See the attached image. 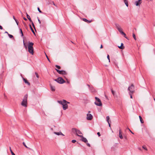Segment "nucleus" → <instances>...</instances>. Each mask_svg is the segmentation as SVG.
I'll return each mask as SVG.
<instances>
[{
	"label": "nucleus",
	"mask_w": 155,
	"mask_h": 155,
	"mask_svg": "<svg viewBox=\"0 0 155 155\" xmlns=\"http://www.w3.org/2000/svg\"><path fill=\"white\" fill-rule=\"evenodd\" d=\"M87 86H88V87L90 88V90H91V88H92V87H91L90 86V85L89 84H87Z\"/></svg>",
	"instance_id": "49530a36"
},
{
	"label": "nucleus",
	"mask_w": 155,
	"mask_h": 155,
	"mask_svg": "<svg viewBox=\"0 0 155 155\" xmlns=\"http://www.w3.org/2000/svg\"><path fill=\"white\" fill-rule=\"evenodd\" d=\"M38 12L40 13H42V12L40 10L39 8V7L38 8Z\"/></svg>",
	"instance_id": "4c0bfd02"
},
{
	"label": "nucleus",
	"mask_w": 155,
	"mask_h": 155,
	"mask_svg": "<svg viewBox=\"0 0 155 155\" xmlns=\"http://www.w3.org/2000/svg\"><path fill=\"white\" fill-rule=\"evenodd\" d=\"M10 151H11V153L12 155H15V154L11 150V147H10Z\"/></svg>",
	"instance_id": "cd10ccee"
},
{
	"label": "nucleus",
	"mask_w": 155,
	"mask_h": 155,
	"mask_svg": "<svg viewBox=\"0 0 155 155\" xmlns=\"http://www.w3.org/2000/svg\"><path fill=\"white\" fill-rule=\"evenodd\" d=\"M138 149L140 150H141V148H138Z\"/></svg>",
	"instance_id": "e2e57ef3"
},
{
	"label": "nucleus",
	"mask_w": 155,
	"mask_h": 155,
	"mask_svg": "<svg viewBox=\"0 0 155 155\" xmlns=\"http://www.w3.org/2000/svg\"><path fill=\"white\" fill-rule=\"evenodd\" d=\"M90 90L92 91H94V89H93V87H92V88Z\"/></svg>",
	"instance_id": "8fccbe9b"
},
{
	"label": "nucleus",
	"mask_w": 155,
	"mask_h": 155,
	"mask_svg": "<svg viewBox=\"0 0 155 155\" xmlns=\"http://www.w3.org/2000/svg\"><path fill=\"white\" fill-rule=\"evenodd\" d=\"M23 19L25 21H27V19L26 18H25V17L23 18Z\"/></svg>",
	"instance_id": "4d7b16f0"
},
{
	"label": "nucleus",
	"mask_w": 155,
	"mask_h": 155,
	"mask_svg": "<svg viewBox=\"0 0 155 155\" xmlns=\"http://www.w3.org/2000/svg\"><path fill=\"white\" fill-rule=\"evenodd\" d=\"M37 18L38 19V21L39 23V24H41V21H40V20H39V18L38 17H37Z\"/></svg>",
	"instance_id": "c03bdc74"
},
{
	"label": "nucleus",
	"mask_w": 155,
	"mask_h": 155,
	"mask_svg": "<svg viewBox=\"0 0 155 155\" xmlns=\"http://www.w3.org/2000/svg\"><path fill=\"white\" fill-rule=\"evenodd\" d=\"M22 143L24 146H25L26 148H28V147L26 146V145L25 142H23Z\"/></svg>",
	"instance_id": "ea45409f"
},
{
	"label": "nucleus",
	"mask_w": 155,
	"mask_h": 155,
	"mask_svg": "<svg viewBox=\"0 0 155 155\" xmlns=\"http://www.w3.org/2000/svg\"><path fill=\"white\" fill-rule=\"evenodd\" d=\"M97 134L99 137H100L101 136L99 132L97 133Z\"/></svg>",
	"instance_id": "de8ad7c7"
},
{
	"label": "nucleus",
	"mask_w": 155,
	"mask_h": 155,
	"mask_svg": "<svg viewBox=\"0 0 155 155\" xmlns=\"http://www.w3.org/2000/svg\"><path fill=\"white\" fill-rule=\"evenodd\" d=\"M54 80L60 84H63L65 82L63 78L61 77H58L57 79H54Z\"/></svg>",
	"instance_id": "7ed1b4c3"
},
{
	"label": "nucleus",
	"mask_w": 155,
	"mask_h": 155,
	"mask_svg": "<svg viewBox=\"0 0 155 155\" xmlns=\"http://www.w3.org/2000/svg\"><path fill=\"white\" fill-rule=\"evenodd\" d=\"M29 26H30V29L32 31V32H33V33L35 35V33L34 31V30H33V29L32 28L31 25H29Z\"/></svg>",
	"instance_id": "5701e85b"
},
{
	"label": "nucleus",
	"mask_w": 155,
	"mask_h": 155,
	"mask_svg": "<svg viewBox=\"0 0 155 155\" xmlns=\"http://www.w3.org/2000/svg\"><path fill=\"white\" fill-rule=\"evenodd\" d=\"M63 101V104H69L70 103V102H68L67 101H66L65 100H63L62 101Z\"/></svg>",
	"instance_id": "b1692460"
},
{
	"label": "nucleus",
	"mask_w": 155,
	"mask_h": 155,
	"mask_svg": "<svg viewBox=\"0 0 155 155\" xmlns=\"http://www.w3.org/2000/svg\"><path fill=\"white\" fill-rule=\"evenodd\" d=\"M95 99L96 100V101L98 102H99V103H97L96 101H95L94 102V104L96 105L99 106H101L102 105V104L101 103V101L100 99L98 98L97 97H95Z\"/></svg>",
	"instance_id": "39448f33"
},
{
	"label": "nucleus",
	"mask_w": 155,
	"mask_h": 155,
	"mask_svg": "<svg viewBox=\"0 0 155 155\" xmlns=\"http://www.w3.org/2000/svg\"><path fill=\"white\" fill-rule=\"evenodd\" d=\"M31 23V24L33 27L35 29V25L32 21V22H30Z\"/></svg>",
	"instance_id": "72a5a7b5"
},
{
	"label": "nucleus",
	"mask_w": 155,
	"mask_h": 155,
	"mask_svg": "<svg viewBox=\"0 0 155 155\" xmlns=\"http://www.w3.org/2000/svg\"><path fill=\"white\" fill-rule=\"evenodd\" d=\"M8 36H9V37L11 38H12L13 37V36L11 35L8 34Z\"/></svg>",
	"instance_id": "e433bc0d"
},
{
	"label": "nucleus",
	"mask_w": 155,
	"mask_h": 155,
	"mask_svg": "<svg viewBox=\"0 0 155 155\" xmlns=\"http://www.w3.org/2000/svg\"><path fill=\"white\" fill-rule=\"evenodd\" d=\"M107 57L108 59L109 60V61L110 62V57H109V56L108 54L107 55Z\"/></svg>",
	"instance_id": "a19ab883"
},
{
	"label": "nucleus",
	"mask_w": 155,
	"mask_h": 155,
	"mask_svg": "<svg viewBox=\"0 0 155 155\" xmlns=\"http://www.w3.org/2000/svg\"><path fill=\"white\" fill-rule=\"evenodd\" d=\"M23 81H24V82L27 84H28L29 85H30V83L27 80H26V79H25V78H23Z\"/></svg>",
	"instance_id": "f3484780"
},
{
	"label": "nucleus",
	"mask_w": 155,
	"mask_h": 155,
	"mask_svg": "<svg viewBox=\"0 0 155 155\" xmlns=\"http://www.w3.org/2000/svg\"><path fill=\"white\" fill-rule=\"evenodd\" d=\"M78 136L81 137L82 138V141L85 143H87V140L86 139V138L84 137L82 135H78Z\"/></svg>",
	"instance_id": "1a4fd4ad"
},
{
	"label": "nucleus",
	"mask_w": 155,
	"mask_h": 155,
	"mask_svg": "<svg viewBox=\"0 0 155 155\" xmlns=\"http://www.w3.org/2000/svg\"><path fill=\"white\" fill-rule=\"evenodd\" d=\"M121 34L124 35V37L126 38L127 39V38L126 37V34L123 32H122Z\"/></svg>",
	"instance_id": "c756f323"
},
{
	"label": "nucleus",
	"mask_w": 155,
	"mask_h": 155,
	"mask_svg": "<svg viewBox=\"0 0 155 155\" xmlns=\"http://www.w3.org/2000/svg\"><path fill=\"white\" fill-rule=\"evenodd\" d=\"M3 28L0 25V29H2Z\"/></svg>",
	"instance_id": "6e6d98bb"
},
{
	"label": "nucleus",
	"mask_w": 155,
	"mask_h": 155,
	"mask_svg": "<svg viewBox=\"0 0 155 155\" xmlns=\"http://www.w3.org/2000/svg\"><path fill=\"white\" fill-rule=\"evenodd\" d=\"M23 45H24V46L25 47V49H27V46L26 45V44L25 43V41H24V40H23Z\"/></svg>",
	"instance_id": "a878e982"
},
{
	"label": "nucleus",
	"mask_w": 155,
	"mask_h": 155,
	"mask_svg": "<svg viewBox=\"0 0 155 155\" xmlns=\"http://www.w3.org/2000/svg\"><path fill=\"white\" fill-rule=\"evenodd\" d=\"M133 93H129V95L130 96V97L131 98H132V94H133Z\"/></svg>",
	"instance_id": "58836bf2"
},
{
	"label": "nucleus",
	"mask_w": 155,
	"mask_h": 155,
	"mask_svg": "<svg viewBox=\"0 0 155 155\" xmlns=\"http://www.w3.org/2000/svg\"><path fill=\"white\" fill-rule=\"evenodd\" d=\"M57 102L63 106V108L64 110H65L68 108V105L66 104H63L62 101H58Z\"/></svg>",
	"instance_id": "20e7f679"
},
{
	"label": "nucleus",
	"mask_w": 155,
	"mask_h": 155,
	"mask_svg": "<svg viewBox=\"0 0 155 155\" xmlns=\"http://www.w3.org/2000/svg\"><path fill=\"white\" fill-rule=\"evenodd\" d=\"M87 145L88 146V147H90V144L89 143H87Z\"/></svg>",
	"instance_id": "3c124183"
},
{
	"label": "nucleus",
	"mask_w": 155,
	"mask_h": 155,
	"mask_svg": "<svg viewBox=\"0 0 155 155\" xmlns=\"http://www.w3.org/2000/svg\"><path fill=\"white\" fill-rule=\"evenodd\" d=\"M20 33H21V36L22 37H23V32H22L21 29V28H20Z\"/></svg>",
	"instance_id": "c85d7f7f"
},
{
	"label": "nucleus",
	"mask_w": 155,
	"mask_h": 155,
	"mask_svg": "<svg viewBox=\"0 0 155 155\" xmlns=\"http://www.w3.org/2000/svg\"><path fill=\"white\" fill-rule=\"evenodd\" d=\"M76 140H73L71 141L73 143H75V142H76Z\"/></svg>",
	"instance_id": "79ce46f5"
},
{
	"label": "nucleus",
	"mask_w": 155,
	"mask_h": 155,
	"mask_svg": "<svg viewBox=\"0 0 155 155\" xmlns=\"http://www.w3.org/2000/svg\"><path fill=\"white\" fill-rule=\"evenodd\" d=\"M142 148L146 150H147V148L145 145H143L142 146Z\"/></svg>",
	"instance_id": "f704fd0d"
},
{
	"label": "nucleus",
	"mask_w": 155,
	"mask_h": 155,
	"mask_svg": "<svg viewBox=\"0 0 155 155\" xmlns=\"http://www.w3.org/2000/svg\"><path fill=\"white\" fill-rule=\"evenodd\" d=\"M109 117L108 116H107L106 117V120L107 121V122L108 123V124H109Z\"/></svg>",
	"instance_id": "bb28decb"
},
{
	"label": "nucleus",
	"mask_w": 155,
	"mask_h": 155,
	"mask_svg": "<svg viewBox=\"0 0 155 155\" xmlns=\"http://www.w3.org/2000/svg\"><path fill=\"white\" fill-rule=\"evenodd\" d=\"M50 88L51 90L52 91H55V88L53 86L51 85H50Z\"/></svg>",
	"instance_id": "6ab92c4d"
},
{
	"label": "nucleus",
	"mask_w": 155,
	"mask_h": 155,
	"mask_svg": "<svg viewBox=\"0 0 155 155\" xmlns=\"http://www.w3.org/2000/svg\"><path fill=\"white\" fill-rule=\"evenodd\" d=\"M133 36L134 39H135V40H136V36L134 33L133 34Z\"/></svg>",
	"instance_id": "2f4dec72"
},
{
	"label": "nucleus",
	"mask_w": 155,
	"mask_h": 155,
	"mask_svg": "<svg viewBox=\"0 0 155 155\" xmlns=\"http://www.w3.org/2000/svg\"><path fill=\"white\" fill-rule=\"evenodd\" d=\"M105 97L107 99V100H108V97H107V96H106V95H105Z\"/></svg>",
	"instance_id": "5fc2aeb1"
},
{
	"label": "nucleus",
	"mask_w": 155,
	"mask_h": 155,
	"mask_svg": "<svg viewBox=\"0 0 155 155\" xmlns=\"http://www.w3.org/2000/svg\"><path fill=\"white\" fill-rule=\"evenodd\" d=\"M60 135H62L63 136H64V134H63L62 133H61V134H60Z\"/></svg>",
	"instance_id": "bf43d9fd"
},
{
	"label": "nucleus",
	"mask_w": 155,
	"mask_h": 155,
	"mask_svg": "<svg viewBox=\"0 0 155 155\" xmlns=\"http://www.w3.org/2000/svg\"><path fill=\"white\" fill-rule=\"evenodd\" d=\"M55 70L59 74H61L64 75H67V72L65 71L64 70L60 71L56 68L55 69Z\"/></svg>",
	"instance_id": "423d86ee"
},
{
	"label": "nucleus",
	"mask_w": 155,
	"mask_h": 155,
	"mask_svg": "<svg viewBox=\"0 0 155 155\" xmlns=\"http://www.w3.org/2000/svg\"><path fill=\"white\" fill-rule=\"evenodd\" d=\"M4 97H5V98H7V96L5 95V94H4Z\"/></svg>",
	"instance_id": "603ef678"
},
{
	"label": "nucleus",
	"mask_w": 155,
	"mask_h": 155,
	"mask_svg": "<svg viewBox=\"0 0 155 155\" xmlns=\"http://www.w3.org/2000/svg\"><path fill=\"white\" fill-rule=\"evenodd\" d=\"M13 18L14 19L15 21L16 20V18H15V16H13Z\"/></svg>",
	"instance_id": "864d4df0"
},
{
	"label": "nucleus",
	"mask_w": 155,
	"mask_h": 155,
	"mask_svg": "<svg viewBox=\"0 0 155 155\" xmlns=\"http://www.w3.org/2000/svg\"><path fill=\"white\" fill-rule=\"evenodd\" d=\"M78 134H82V133L79 130H77V132L76 133V135L78 136V135H79Z\"/></svg>",
	"instance_id": "2eb2a0df"
},
{
	"label": "nucleus",
	"mask_w": 155,
	"mask_h": 155,
	"mask_svg": "<svg viewBox=\"0 0 155 155\" xmlns=\"http://www.w3.org/2000/svg\"><path fill=\"white\" fill-rule=\"evenodd\" d=\"M83 20L85 22H87L88 23L91 22L92 21V20H88L87 19L85 18H83Z\"/></svg>",
	"instance_id": "ddd939ff"
},
{
	"label": "nucleus",
	"mask_w": 155,
	"mask_h": 155,
	"mask_svg": "<svg viewBox=\"0 0 155 155\" xmlns=\"http://www.w3.org/2000/svg\"><path fill=\"white\" fill-rule=\"evenodd\" d=\"M119 137L120 139H122L123 138V137L122 134V131L120 129L119 130Z\"/></svg>",
	"instance_id": "f8f14e48"
},
{
	"label": "nucleus",
	"mask_w": 155,
	"mask_h": 155,
	"mask_svg": "<svg viewBox=\"0 0 155 155\" xmlns=\"http://www.w3.org/2000/svg\"><path fill=\"white\" fill-rule=\"evenodd\" d=\"M111 92H112L113 95V96H115L114 91L112 89H111Z\"/></svg>",
	"instance_id": "473e14b6"
},
{
	"label": "nucleus",
	"mask_w": 155,
	"mask_h": 155,
	"mask_svg": "<svg viewBox=\"0 0 155 155\" xmlns=\"http://www.w3.org/2000/svg\"><path fill=\"white\" fill-rule=\"evenodd\" d=\"M93 118V116L91 114H87V120H91Z\"/></svg>",
	"instance_id": "9d476101"
},
{
	"label": "nucleus",
	"mask_w": 155,
	"mask_h": 155,
	"mask_svg": "<svg viewBox=\"0 0 155 155\" xmlns=\"http://www.w3.org/2000/svg\"><path fill=\"white\" fill-rule=\"evenodd\" d=\"M124 2L127 7H128V1L127 0H123Z\"/></svg>",
	"instance_id": "412c9836"
},
{
	"label": "nucleus",
	"mask_w": 155,
	"mask_h": 155,
	"mask_svg": "<svg viewBox=\"0 0 155 155\" xmlns=\"http://www.w3.org/2000/svg\"><path fill=\"white\" fill-rule=\"evenodd\" d=\"M5 33H7L8 35V34H9L8 33L7 31H6L5 32Z\"/></svg>",
	"instance_id": "680f3d73"
},
{
	"label": "nucleus",
	"mask_w": 155,
	"mask_h": 155,
	"mask_svg": "<svg viewBox=\"0 0 155 155\" xmlns=\"http://www.w3.org/2000/svg\"><path fill=\"white\" fill-rule=\"evenodd\" d=\"M55 67L58 69H60L61 68V67L60 66L57 65H55Z\"/></svg>",
	"instance_id": "7c9ffc66"
},
{
	"label": "nucleus",
	"mask_w": 155,
	"mask_h": 155,
	"mask_svg": "<svg viewBox=\"0 0 155 155\" xmlns=\"http://www.w3.org/2000/svg\"><path fill=\"white\" fill-rule=\"evenodd\" d=\"M27 98L28 95L26 94L24 96L23 100L21 103V104L22 106L25 107H27Z\"/></svg>",
	"instance_id": "f03ea898"
},
{
	"label": "nucleus",
	"mask_w": 155,
	"mask_h": 155,
	"mask_svg": "<svg viewBox=\"0 0 155 155\" xmlns=\"http://www.w3.org/2000/svg\"><path fill=\"white\" fill-rule=\"evenodd\" d=\"M142 3V1L141 0H139L135 2V5L137 6H139Z\"/></svg>",
	"instance_id": "9b49d317"
},
{
	"label": "nucleus",
	"mask_w": 155,
	"mask_h": 155,
	"mask_svg": "<svg viewBox=\"0 0 155 155\" xmlns=\"http://www.w3.org/2000/svg\"><path fill=\"white\" fill-rule=\"evenodd\" d=\"M46 57L48 60L50 62V60H49V59L48 56H47V55L46 54Z\"/></svg>",
	"instance_id": "a18cd8bd"
},
{
	"label": "nucleus",
	"mask_w": 155,
	"mask_h": 155,
	"mask_svg": "<svg viewBox=\"0 0 155 155\" xmlns=\"http://www.w3.org/2000/svg\"><path fill=\"white\" fill-rule=\"evenodd\" d=\"M33 45L34 43L32 42H29L28 43V51L31 54H34V48L33 47Z\"/></svg>",
	"instance_id": "f257e3e1"
},
{
	"label": "nucleus",
	"mask_w": 155,
	"mask_h": 155,
	"mask_svg": "<svg viewBox=\"0 0 155 155\" xmlns=\"http://www.w3.org/2000/svg\"><path fill=\"white\" fill-rule=\"evenodd\" d=\"M72 130L73 132L76 134L77 130L76 128H73Z\"/></svg>",
	"instance_id": "dca6fc26"
},
{
	"label": "nucleus",
	"mask_w": 155,
	"mask_h": 155,
	"mask_svg": "<svg viewBox=\"0 0 155 155\" xmlns=\"http://www.w3.org/2000/svg\"><path fill=\"white\" fill-rule=\"evenodd\" d=\"M124 44L123 43H121L120 46H118V47L120 49H123L124 48Z\"/></svg>",
	"instance_id": "4468645a"
},
{
	"label": "nucleus",
	"mask_w": 155,
	"mask_h": 155,
	"mask_svg": "<svg viewBox=\"0 0 155 155\" xmlns=\"http://www.w3.org/2000/svg\"><path fill=\"white\" fill-rule=\"evenodd\" d=\"M15 22H16V23L17 24V25H18V22L17 21V20H15Z\"/></svg>",
	"instance_id": "09e8293b"
},
{
	"label": "nucleus",
	"mask_w": 155,
	"mask_h": 155,
	"mask_svg": "<svg viewBox=\"0 0 155 155\" xmlns=\"http://www.w3.org/2000/svg\"><path fill=\"white\" fill-rule=\"evenodd\" d=\"M103 48V46H102V45H101V47H100V48Z\"/></svg>",
	"instance_id": "13d9d810"
},
{
	"label": "nucleus",
	"mask_w": 155,
	"mask_h": 155,
	"mask_svg": "<svg viewBox=\"0 0 155 155\" xmlns=\"http://www.w3.org/2000/svg\"><path fill=\"white\" fill-rule=\"evenodd\" d=\"M127 129H128V130L130 131V132H131L132 134H134V133H133V132H132V131H131L130 130V129H129V128H128H128H127Z\"/></svg>",
	"instance_id": "37998d69"
},
{
	"label": "nucleus",
	"mask_w": 155,
	"mask_h": 155,
	"mask_svg": "<svg viewBox=\"0 0 155 155\" xmlns=\"http://www.w3.org/2000/svg\"><path fill=\"white\" fill-rule=\"evenodd\" d=\"M26 16L27 18L29 20L30 22H32V20L30 18V16L26 13Z\"/></svg>",
	"instance_id": "a211bd4d"
},
{
	"label": "nucleus",
	"mask_w": 155,
	"mask_h": 155,
	"mask_svg": "<svg viewBox=\"0 0 155 155\" xmlns=\"http://www.w3.org/2000/svg\"><path fill=\"white\" fill-rule=\"evenodd\" d=\"M139 119H140V121L141 123L142 124L143 123L144 121H143V120L141 117L140 116H139Z\"/></svg>",
	"instance_id": "aec40b11"
},
{
	"label": "nucleus",
	"mask_w": 155,
	"mask_h": 155,
	"mask_svg": "<svg viewBox=\"0 0 155 155\" xmlns=\"http://www.w3.org/2000/svg\"><path fill=\"white\" fill-rule=\"evenodd\" d=\"M48 4H52V3H53V2L51 1V0H48Z\"/></svg>",
	"instance_id": "4be33fe9"
},
{
	"label": "nucleus",
	"mask_w": 155,
	"mask_h": 155,
	"mask_svg": "<svg viewBox=\"0 0 155 155\" xmlns=\"http://www.w3.org/2000/svg\"><path fill=\"white\" fill-rule=\"evenodd\" d=\"M109 124V126L110 127V123H109V124Z\"/></svg>",
	"instance_id": "0e129e2a"
},
{
	"label": "nucleus",
	"mask_w": 155,
	"mask_h": 155,
	"mask_svg": "<svg viewBox=\"0 0 155 155\" xmlns=\"http://www.w3.org/2000/svg\"><path fill=\"white\" fill-rule=\"evenodd\" d=\"M35 74L36 76V77L38 78L39 77V76L38 75V73L36 72H35Z\"/></svg>",
	"instance_id": "c9c22d12"
},
{
	"label": "nucleus",
	"mask_w": 155,
	"mask_h": 155,
	"mask_svg": "<svg viewBox=\"0 0 155 155\" xmlns=\"http://www.w3.org/2000/svg\"><path fill=\"white\" fill-rule=\"evenodd\" d=\"M124 137L125 138V139H127V137Z\"/></svg>",
	"instance_id": "69168bd1"
},
{
	"label": "nucleus",
	"mask_w": 155,
	"mask_h": 155,
	"mask_svg": "<svg viewBox=\"0 0 155 155\" xmlns=\"http://www.w3.org/2000/svg\"><path fill=\"white\" fill-rule=\"evenodd\" d=\"M116 27L118 31L121 33L122 32H123L122 31V29L120 27V25L118 24H115Z\"/></svg>",
	"instance_id": "6e6552de"
},
{
	"label": "nucleus",
	"mask_w": 155,
	"mask_h": 155,
	"mask_svg": "<svg viewBox=\"0 0 155 155\" xmlns=\"http://www.w3.org/2000/svg\"><path fill=\"white\" fill-rule=\"evenodd\" d=\"M128 90L129 91V93H134V86L133 84H132L130 86L128 87Z\"/></svg>",
	"instance_id": "0eeeda50"
},
{
	"label": "nucleus",
	"mask_w": 155,
	"mask_h": 155,
	"mask_svg": "<svg viewBox=\"0 0 155 155\" xmlns=\"http://www.w3.org/2000/svg\"><path fill=\"white\" fill-rule=\"evenodd\" d=\"M54 134L57 135H60V134H61V132H54Z\"/></svg>",
	"instance_id": "393cba45"
},
{
	"label": "nucleus",
	"mask_w": 155,
	"mask_h": 155,
	"mask_svg": "<svg viewBox=\"0 0 155 155\" xmlns=\"http://www.w3.org/2000/svg\"><path fill=\"white\" fill-rule=\"evenodd\" d=\"M52 4L54 6H56V5H55V4L54 3V2H53V3H52Z\"/></svg>",
	"instance_id": "052dcab7"
}]
</instances>
